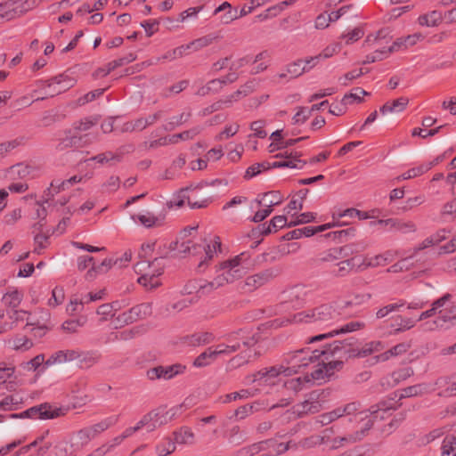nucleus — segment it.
Wrapping results in <instances>:
<instances>
[{
  "label": "nucleus",
  "mask_w": 456,
  "mask_h": 456,
  "mask_svg": "<svg viewBox=\"0 0 456 456\" xmlns=\"http://www.w3.org/2000/svg\"><path fill=\"white\" fill-rule=\"evenodd\" d=\"M397 397V393H395L394 397L388 400H383L377 404L370 406L367 411H369V419L362 424V426L356 429L354 432L348 433L344 436H337L333 438L332 444L335 447L344 446L346 444H354L362 441L369 433L370 429L373 427L374 422L377 420L378 413H388L391 410H396L398 406L394 402Z\"/></svg>",
  "instance_id": "obj_1"
},
{
  "label": "nucleus",
  "mask_w": 456,
  "mask_h": 456,
  "mask_svg": "<svg viewBox=\"0 0 456 456\" xmlns=\"http://www.w3.org/2000/svg\"><path fill=\"white\" fill-rule=\"evenodd\" d=\"M364 327H365L364 322H359V321H352L346 324L337 326L334 329H331L327 332L312 337L309 339V342L312 343V342L321 341L324 338H332L338 334H345V333L356 331V330L363 329Z\"/></svg>",
  "instance_id": "obj_17"
},
{
  "label": "nucleus",
  "mask_w": 456,
  "mask_h": 456,
  "mask_svg": "<svg viewBox=\"0 0 456 456\" xmlns=\"http://www.w3.org/2000/svg\"><path fill=\"white\" fill-rule=\"evenodd\" d=\"M288 220L285 216H273L269 224H267V226H270L271 233L276 232L279 229H281L283 227H288Z\"/></svg>",
  "instance_id": "obj_61"
},
{
  "label": "nucleus",
  "mask_w": 456,
  "mask_h": 456,
  "mask_svg": "<svg viewBox=\"0 0 456 456\" xmlns=\"http://www.w3.org/2000/svg\"><path fill=\"white\" fill-rule=\"evenodd\" d=\"M48 456H75L74 451H69L66 442L57 443Z\"/></svg>",
  "instance_id": "obj_56"
},
{
  "label": "nucleus",
  "mask_w": 456,
  "mask_h": 456,
  "mask_svg": "<svg viewBox=\"0 0 456 456\" xmlns=\"http://www.w3.org/2000/svg\"><path fill=\"white\" fill-rule=\"evenodd\" d=\"M342 345L340 340H335L324 346L322 350H317L319 358L322 357L327 361L326 368L339 370L343 368L344 361L350 359Z\"/></svg>",
  "instance_id": "obj_7"
},
{
  "label": "nucleus",
  "mask_w": 456,
  "mask_h": 456,
  "mask_svg": "<svg viewBox=\"0 0 456 456\" xmlns=\"http://www.w3.org/2000/svg\"><path fill=\"white\" fill-rule=\"evenodd\" d=\"M303 60H297L294 62L288 64L286 67V72L280 73L279 77L283 78L289 76V78H296L301 76L304 72L309 70V69H306L305 65L303 66Z\"/></svg>",
  "instance_id": "obj_25"
},
{
  "label": "nucleus",
  "mask_w": 456,
  "mask_h": 456,
  "mask_svg": "<svg viewBox=\"0 0 456 456\" xmlns=\"http://www.w3.org/2000/svg\"><path fill=\"white\" fill-rule=\"evenodd\" d=\"M285 295L287 301L291 303L293 306H299L305 301V287L303 285L293 286L285 291Z\"/></svg>",
  "instance_id": "obj_22"
},
{
  "label": "nucleus",
  "mask_w": 456,
  "mask_h": 456,
  "mask_svg": "<svg viewBox=\"0 0 456 456\" xmlns=\"http://www.w3.org/2000/svg\"><path fill=\"white\" fill-rule=\"evenodd\" d=\"M98 122L97 118L87 117L73 123V129L76 131H87Z\"/></svg>",
  "instance_id": "obj_53"
},
{
  "label": "nucleus",
  "mask_w": 456,
  "mask_h": 456,
  "mask_svg": "<svg viewBox=\"0 0 456 456\" xmlns=\"http://www.w3.org/2000/svg\"><path fill=\"white\" fill-rule=\"evenodd\" d=\"M206 283V281L192 280L185 285L184 289L188 294L195 292L199 297H201L208 294V292H207Z\"/></svg>",
  "instance_id": "obj_34"
},
{
  "label": "nucleus",
  "mask_w": 456,
  "mask_h": 456,
  "mask_svg": "<svg viewBox=\"0 0 456 456\" xmlns=\"http://www.w3.org/2000/svg\"><path fill=\"white\" fill-rule=\"evenodd\" d=\"M159 20L151 19L141 22V26L144 28L146 36L151 37L159 30Z\"/></svg>",
  "instance_id": "obj_64"
},
{
  "label": "nucleus",
  "mask_w": 456,
  "mask_h": 456,
  "mask_svg": "<svg viewBox=\"0 0 456 456\" xmlns=\"http://www.w3.org/2000/svg\"><path fill=\"white\" fill-rule=\"evenodd\" d=\"M179 252L181 253H189L192 255H196L201 249V245L196 244L191 240H187L186 241H183L179 243Z\"/></svg>",
  "instance_id": "obj_60"
},
{
  "label": "nucleus",
  "mask_w": 456,
  "mask_h": 456,
  "mask_svg": "<svg viewBox=\"0 0 456 456\" xmlns=\"http://www.w3.org/2000/svg\"><path fill=\"white\" fill-rule=\"evenodd\" d=\"M428 170H430V165H426L425 163H423L403 173L402 175V178L403 180L414 178L427 173Z\"/></svg>",
  "instance_id": "obj_55"
},
{
  "label": "nucleus",
  "mask_w": 456,
  "mask_h": 456,
  "mask_svg": "<svg viewBox=\"0 0 456 456\" xmlns=\"http://www.w3.org/2000/svg\"><path fill=\"white\" fill-rule=\"evenodd\" d=\"M368 94H370L362 88L355 87L350 93L346 94L341 101L346 105V107H347V105L350 104L363 102V96Z\"/></svg>",
  "instance_id": "obj_28"
},
{
  "label": "nucleus",
  "mask_w": 456,
  "mask_h": 456,
  "mask_svg": "<svg viewBox=\"0 0 456 456\" xmlns=\"http://www.w3.org/2000/svg\"><path fill=\"white\" fill-rule=\"evenodd\" d=\"M221 247H222V241H221V239L219 236L214 237L213 245H212L213 249L211 248L210 245L201 246V248H203L205 251L206 256H205L204 261H201L199 264L198 268H201L205 263H207L208 261H210L213 258L214 253H216L217 251L222 252Z\"/></svg>",
  "instance_id": "obj_30"
},
{
  "label": "nucleus",
  "mask_w": 456,
  "mask_h": 456,
  "mask_svg": "<svg viewBox=\"0 0 456 456\" xmlns=\"http://www.w3.org/2000/svg\"><path fill=\"white\" fill-rule=\"evenodd\" d=\"M423 390L424 387L421 384L407 387L400 391L399 400L403 398L420 395L423 394Z\"/></svg>",
  "instance_id": "obj_52"
},
{
  "label": "nucleus",
  "mask_w": 456,
  "mask_h": 456,
  "mask_svg": "<svg viewBox=\"0 0 456 456\" xmlns=\"http://www.w3.org/2000/svg\"><path fill=\"white\" fill-rule=\"evenodd\" d=\"M347 223L346 222H343V223H339V222H332V223H328V224H322V225H318V226H305V227H303V228H298V229H295L293 231H290L289 232H287L286 234H284L281 238V240H297L299 238H302L303 236L305 237H311L318 232H322L326 230H329L330 228H333L335 226H341V225H346Z\"/></svg>",
  "instance_id": "obj_10"
},
{
  "label": "nucleus",
  "mask_w": 456,
  "mask_h": 456,
  "mask_svg": "<svg viewBox=\"0 0 456 456\" xmlns=\"http://www.w3.org/2000/svg\"><path fill=\"white\" fill-rule=\"evenodd\" d=\"M194 435L191 428H181L178 431L174 432V440L177 444H191Z\"/></svg>",
  "instance_id": "obj_43"
},
{
  "label": "nucleus",
  "mask_w": 456,
  "mask_h": 456,
  "mask_svg": "<svg viewBox=\"0 0 456 456\" xmlns=\"http://www.w3.org/2000/svg\"><path fill=\"white\" fill-rule=\"evenodd\" d=\"M355 228L350 227L347 229L330 232L323 235L327 239H331L334 241L345 242L348 237H354L355 235Z\"/></svg>",
  "instance_id": "obj_32"
},
{
  "label": "nucleus",
  "mask_w": 456,
  "mask_h": 456,
  "mask_svg": "<svg viewBox=\"0 0 456 456\" xmlns=\"http://www.w3.org/2000/svg\"><path fill=\"white\" fill-rule=\"evenodd\" d=\"M95 436L94 435V431L89 427L80 429L76 434V438L78 442L75 444L77 446V450L82 448L84 445L87 444Z\"/></svg>",
  "instance_id": "obj_42"
},
{
  "label": "nucleus",
  "mask_w": 456,
  "mask_h": 456,
  "mask_svg": "<svg viewBox=\"0 0 456 456\" xmlns=\"http://www.w3.org/2000/svg\"><path fill=\"white\" fill-rule=\"evenodd\" d=\"M188 46L186 45H180L176 48L167 51L161 59L174 61L178 58H182L188 52Z\"/></svg>",
  "instance_id": "obj_54"
},
{
  "label": "nucleus",
  "mask_w": 456,
  "mask_h": 456,
  "mask_svg": "<svg viewBox=\"0 0 456 456\" xmlns=\"http://www.w3.org/2000/svg\"><path fill=\"white\" fill-rule=\"evenodd\" d=\"M101 359V354L97 351L81 352L78 359V366L81 369H88L97 363Z\"/></svg>",
  "instance_id": "obj_27"
},
{
  "label": "nucleus",
  "mask_w": 456,
  "mask_h": 456,
  "mask_svg": "<svg viewBox=\"0 0 456 456\" xmlns=\"http://www.w3.org/2000/svg\"><path fill=\"white\" fill-rule=\"evenodd\" d=\"M447 453L456 456V436L453 435L446 436L443 441L442 454Z\"/></svg>",
  "instance_id": "obj_48"
},
{
  "label": "nucleus",
  "mask_w": 456,
  "mask_h": 456,
  "mask_svg": "<svg viewBox=\"0 0 456 456\" xmlns=\"http://www.w3.org/2000/svg\"><path fill=\"white\" fill-rule=\"evenodd\" d=\"M314 219H315L314 213H313V212L302 213L299 216H297L295 220H291L289 223L288 227L290 228V227H294L298 224H307V223L314 221Z\"/></svg>",
  "instance_id": "obj_63"
},
{
  "label": "nucleus",
  "mask_w": 456,
  "mask_h": 456,
  "mask_svg": "<svg viewBox=\"0 0 456 456\" xmlns=\"http://www.w3.org/2000/svg\"><path fill=\"white\" fill-rule=\"evenodd\" d=\"M64 298V289L61 286H56L52 291V297L48 300V305L50 306L55 307L61 305Z\"/></svg>",
  "instance_id": "obj_57"
},
{
  "label": "nucleus",
  "mask_w": 456,
  "mask_h": 456,
  "mask_svg": "<svg viewBox=\"0 0 456 456\" xmlns=\"http://www.w3.org/2000/svg\"><path fill=\"white\" fill-rule=\"evenodd\" d=\"M372 224H379L387 231H397L403 233L414 232L417 230L416 224L412 221H403L398 218L379 219Z\"/></svg>",
  "instance_id": "obj_19"
},
{
  "label": "nucleus",
  "mask_w": 456,
  "mask_h": 456,
  "mask_svg": "<svg viewBox=\"0 0 456 456\" xmlns=\"http://www.w3.org/2000/svg\"><path fill=\"white\" fill-rule=\"evenodd\" d=\"M217 356L214 346H209L195 358L193 366L198 368L206 367L214 362Z\"/></svg>",
  "instance_id": "obj_26"
},
{
  "label": "nucleus",
  "mask_w": 456,
  "mask_h": 456,
  "mask_svg": "<svg viewBox=\"0 0 456 456\" xmlns=\"http://www.w3.org/2000/svg\"><path fill=\"white\" fill-rule=\"evenodd\" d=\"M439 316L436 321H435V324L438 326L439 322H451L452 324L456 323V305H452L449 308H445L439 311Z\"/></svg>",
  "instance_id": "obj_41"
},
{
  "label": "nucleus",
  "mask_w": 456,
  "mask_h": 456,
  "mask_svg": "<svg viewBox=\"0 0 456 456\" xmlns=\"http://www.w3.org/2000/svg\"><path fill=\"white\" fill-rule=\"evenodd\" d=\"M442 21V14L439 12L433 11L428 14L421 15L419 18V22L422 26L435 27Z\"/></svg>",
  "instance_id": "obj_40"
},
{
  "label": "nucleus",
  "mask_w": 456,
  "mask_h": 456,
  "mask_svg": "<svg viewBox=\"0 0 456 456\" xmlns=\"http://www.w3.org/2000/svg\"><path fill=\"white\" fill-rule=\"evenodd\" d=\"M261 338L259 332H253L252 330L242 328L235 331L229 332L225 335V339L229 343H233L236 340H240L242 345L246 347L254 346Z\"/></svg>",
  "instance_id": "obj_14"
},
{
  "label": "nucleus",
  "mask_w": 456,
  "mask_h": 456,
  "mask_svg": "<svg viewBox=\"0 0 456 456\" xmlns=\"http://www.w3.org/2000/svg\"><path fill=\"white\" fill-rule=\"evenodd\" d=\"M249 255L247 252H242L235 256L233 258L221 262L216 266L217 275L212 281H207V292L210 293L219 287L226 283L233 282L236 279L241 276V272L239 268L243 261L248 260Z\"/></svg>",
  "instance_id": "obj_3"
},
{
  "label": "nucleus",
  "mask_w": 456,
  "mask_h": 456,
  "mask_svg": "<svg viewBox=\"0 0 456 456\" xmlns=\"http://www.w3.org/2000/svg\"><path fill=\"white\" fill-rule=\"evenodd\" d=\"M398 321H399V322H397L396 324H391L392 327H395L396 325L398 326V328H396L395 330V332H400V331H404V330H410L412 327H414L416 322H418L417 320L414 321L411 318H403L401 315H398L396 317L395 322H398Z\"/></svg>",
  "instance_id": "obj_58"
},
{
  "label": "nucleus",
  "mask_w": 456,
  "mask_h": 456,
  "mask_svg": "<svg viewBox=\"0 0 456 456\" xmlns=\"http://www.w3.org/2000/svg\"><path fill=\"white\" fill-rule=\"evenodd\" d=\"M27 0H7L0 3V22L9 21L23 15L27 9L24 3Z\"/></svg>",
  "instance_id": "obj_11"
},
{
  "label": "nucleus",
  "mask_w": 456,
  "mask_h": 456,
  "mask_svg": "<svg viewBox=\"0 0 456 456\" xmlns=\"http://www.w3.org/2000/svg\"><path fill=\"white\" fill-rule=\"evenodd\" d=\"M194 194V191L189 194V188L181 189L173 200L167 201V208L168 209H171L173 207L181 208L184 205L185 200H187L188 205L191 208H203L209 205L210 200L208 199H204L200 201L195 200Z\"/></svg>",
  "instance_id": "obj_9"
},
{
  "label": "nucleus",
  "mask_w": 456,
  "mask_h": 456,
  "mask_svg": "<svg viewBox=\"0 0 456 456\" xmlns=\"http://www.w3.org/2000/svg\"><path fill=\"white\" fill-rule=\"evenodd\" d=\"M345 351H346L347 357L351 358H364L374 353H379L384 349V346L380 341H370L362 345L354 337L347 338L340 340Z\"/></svg>",
  "instance_id": "obj_5"
},
{
  "label": "nucleus",
  "mask_w": 456,
  "mask_h": 456,
  "mask_svg": "<svg viewBox=\"0 0 456 456\" xmlns=\"http://www.w3.org/2000/svg\"><path fill=\"white\" fill-rule=\"evenodd\" d=\"M338 321L339 314L327 304L295 314L292 318L293 322L313 324L322 330L333 327Z\"/></svg>",
  "instance_id": "obj_2"
},
{
  "label": "nucleus",
  "mask_w": 456,
  "mask_h": 456,
  "mask_svg": "<svg viewBox=\"0 0 456 456\" xmlns=\"http://www.w3.org/2000/svg\"><path fill=\"white\" fill-rule=\"evenodd\" d=\"M39 87H51L53 85H58V88H54L52 92L47 94L46 96L39 97L36 101H42L47 97H53L58 95L63 92H66L68 89L71 88L75 85V80L69 77L68 75L60 74L47 80H39L37 81Z\"/></svg>",
  "instance_id": "obj_8"
},
{
  "label": "nucleus",
  "mask_w": 456,
  "mask_h": 456,
  "mask_svg": "<svg viewBox=\"0 0 456 456\" xmlns=\"http://www.w3.org/2000/svg\"><path fill=\"white\" fill-rule=\"evenodd\" d=\"M279 273L280 272L276 268L262 270L257 273L248 276L245 280V286L248 288V290H255L271 281L277 277Z\"/></svg>",
  "instance_id": "obj_16"
},
{
  "label": "nucleus",
  "mask_w": 456,
  "mask_h": 456,
  "mask_svg": "<svg viewBox=\"0 0 456 456\" xmlns=\"http://www.w3.org/2000/svg\"><path fill=\"white\" fill-rule=\"evenodd\" d=\"M356 257H351L338 263V270L333 271L336 276H345L353 271L355 267L360 265V263L356 261Z\"/></svg>",
  "instance_id": "obj_29"
},
{
  "label": "nucleus",
  "mask_w": 456,
  "mask_h": 456,
  "mask_svg": "<svg viewBox=\"0 0 456 456\" xmlns=\"http://www.w3.org/2000/svg\"><path fill=\"white\" fill-rule=\"evenodd\" d=\"M319 359L317 350L302 348L285 354L283 363L286 370V377L298 373L311 362Z\"/></svg>",
  "instance_id": "obj_4"
},
{
  "label": "nucleus",
  "mask_w": 456,
  "mask_h": 456,
  "mask_svg": "<svg viewBox=\"0 0 456 456\" xmlns=\"http://www.w3.org/2000/svg\"><path fill=\"white\" fill-rule=\"evenodd\" d=\"M118 264V260H113L112 258H105L100 265L93 266L87 271L86 278L87 280H94L97 273H103L108 272L113 265Z\"/></svg>",
  "instance_id": "obj_24"
},
{
  "label": "nucleus",
  "mask_w": 456,
  "mask_h": 456,
  "mask_svg": "<svg viewBox=\"0 0 456 456\" xmlns=\"http://www.w3.org/2000/svg\"><path fill=\"white\" fill-rule=\"evenodd\" d=\"M443 239L444 237L440 236L439 233L428 237L417 248H415L414 252L417 253L418 251L436 245L441 242Z\"/></svg>",
  "instance_id": "obj_62"
},
{
  "label": "nucleus",
  "mask_w": 456,
  "mask_h": 456,
  "mask_svg": "<svg viewBox=\"0 0 456 456\" xmlns=\"http://www.w3.org/2000/svg\"><path fill=\"white\" fill-rule=\"evenodd\" d=\"M251 395H252V394L248 389H241L238 392L227 394L224 397H220V401L223 403H227L232 401H236L239 399H247V398L250 397Z\"/></svg>",
  "instance_id": "obj_51"
},
{
  "label": "nucleus",
  "mask_w": 456,
  "mask_h": 456,
  "mask_svg": "<svg viewBox=\"0 0 456 456\" xmlns=\"http://www.w3.org/2000/svg\"><path fill=\"white\" fill-rule=\"evenodd\" d=\"M183 406V404H180L169 410H167L166 406H160L143 415L141 424L148 423V431H153L180 415Z\"/></svg>",
  "instance_id": "obj_6"
},
{
  "label": "nucleus",
  "mask_w": 456,
  "mask_h": 456,
  "mask_svg": "<svg viewBox=\"0 0 456 456\" xmlns=\"http://www.w3.org/2000/svg\"><path fill=\"white\" fill-rule=\"evenodd\" d=\"M122 159V154L114 153L112 151H105L98 155L93 156L87 159V161H96L99 164L104 165L110 161L120 162Z\"/></svg>",
  "instance_id": "obj_35"
},
{
  "label": "nucleus",
  "mask_w": 456,
  "mask_h": 456,
  "mask_svg": "<svg viewBox=\"0 0 456 456\" xmlns=\"http://www.w3.org/2000/svg\"><path fill=\"white\" fill-rule=\"evenodd\" d=\"M185 366L176 363L168 366L159 365L147 370V377L151 380L164 379H170L177 374L183 373Z\"/></svg>",
  "instance_id": "obj_15"
},
{
  "label": "nucleus",
  "mask_w": 456,
  "mask_h": 456,
  "mask_svg": "<svg viewBox=\"0 0 456 456\" xmlns=\"http://www.w3.org/2000/svg\"><path fill=\"white\" fill-rule=\"evenodd\" d=\"M324 361L325 360L323 358L322 365L318 364L317 368L311 372L312 379L321 380L334 374L336 370H330L328 367L326 368L327 362Z\"/></svg>",
  "instance_id": "obj_44"
},
{
  "label": "nucleus",
  "mask_w": 456,
  "mask_h": 456,
  "mask_svg": "<svg viewBox=\"0 0 456 456\" xmlns=\"http://www.w3.org/2000/svg\"><path fill=\"white\" fill-rule=\"evenodd\" d=\"M410 346L406 343H400V344H397L396 346H393L391 349H389L388 351L385 352L384 354H379L378 355H376L374 358H375V362H379V361H386L389 358L390 355H399L403 353H405L408 349H409Z\"/></svg>",
  "instance_id": "obj_37"
},
{
  "label": "nucleus",
  "mask_w": 456,
  "mask_h": 456,
  "mask_svg": "<svg viewBox=\"0 0 456 456\" xmlns=\"http://www.w3.org/2000/svg\"><path fill=\"white\" fill-rule=\"evenodd\" d=\"M409 103V98L402 96L398 99H395L392 102H387L383 104L379 111L381 114L385 115L389 112H402L404 110Z\"/></svg>",
  "instance_id": "obj_23"
},
{
  "label": "nucleus",
  "mask_w": 456,
  "mask_h": 456,
  "mask_svg": "<svg viewBox=\"0 0 456 456\" xmlns=\"http://www.w3.org/2000/svg\"><path fill=\"white\" fill-rule=\"evenodd\" d=\"M215 37H213L211 35H208L197 39L192 40L186 45L188 46L189 51L197 52L209 45L212 44Z\"/></svg>",
  "instance_id": "obj_45"
},
{
  "label": "nucleus",
  "mask_w": 456,
  "mask_h": 456,
  "mask_svg": "<svg viewBox=\"0 0 456 456\" xmlns=\"http://www.w3.org/2000/svg\"><path fill=\"white\" fill-rule=\"evenodd\" d=\"M269 169H270V166H269V162H267V161H264L261 163H255L247 168L245 175H244V179H246V180L251 179L252 177L260 174L262 171H265V170H269Z\"/></svg>",
  "instance_id": "obj_46"
},
{
  "label": "nucleus",
  "mask_w": 456,
  "mask_h": 456,
  "mask_svg": "<svg viewBox=\"0 0 456 456\" xmlns=\"http://www.w3.org/2000/svg\"><path fill=\"white\" fill-rule=\"evenodd\" d=\"M281 374L286 377L284 364L264 368L253 374V381L258 382L260 386H273L276 383L275 379Z\"/></svg>",
  "instance_id": "obj_12"
},
{
  "label": "nucleus",
  "mask_w": 456,
  "mask_h": 456,
  "mask_svg": "<svg viewBox=\"0 0 456 456\" xmlns=\"http://www.w3.org/2000/svg\"><path fill=\"white\" fill-rule=\"evenodd\" d=\"M421 36L418 34L409 35L404 38H398L396 41L393 43V45L388 48V52L392 53L400 49L402 45H404L405 48L408 46L414 45L417 41L419 39Z\"/></svg>",
  "instance_id": "obj_38"
},
{
  "label": "nucleus",
  "mask_w": 456,
  "mask_h": 456,
  "mask_svg": "<svg viewBox=\"0 0 456 456\" xmlns=\"http://www.w3.org/2000/svg\"><path fill=\"white\" fill-rule=\"evenodd\" d=\"M215 340L212 332H197L191 335L184 336L181 338V342L190 346H199L210 344Z\"/></svg>",
  "instance_id": "obj_20"
},
{
  "label": "nucleus",
  "mask_w": 456,
  "mask_h": 456,
  "mask_svg": "<svg viewBox=\"0 0 456 456\" xmlns=\"http://www.w3.org/2000/svg\"><path fill=\"white\" fill-rule=\"evenodd\" d=\"M191 118V113H181L178 116H175L170 118V120L165 125V129L167 131H172L176 126L187 122Z\"/></svg>",
  "instance_id": "obj_50"
},
{
  "label": "nucleus",
  "mask_w": 456,
  "mask_h": 456,
  "mask_svg": "<svg viewBox=\"0 0 456 456\" xmlns=\"http://www.w3.org/2000/svg\"><path fill=\"white\" fill-rule=\"evenodd\" d=\"M22 293L14 289L11 292H7L3 296L2 301L4 305L10 307L11 309L17 308L21 300H22Z\"/></svg>",
  "instance_id": "obj_36"
},
{
  "label": "nucleus",
  "mask_w": 456,
  "mask_h": 456,
  "mask_svg": "<svg viewBox=\"0 0 456 456\" xmlns=\"http://www.w3.org/2000/svg\"><path fill=\"white\" fill-rule=\"evenodd\" d=\"M342 417H348L349 422H366L369 419V411L363 409V406L359 401L348 403L345 405L339 406Z\"/></svg>",
  "instance_id": "obj_13"
},
{
  "label": "nucleus",
  "mask_w": 456,
  "mask_h": 456,
  "mask_svg": "<svg viewBox=\"0 0 456 456\" xmlns=\"http://www.w3.org/2000/svg\"><path fill=\"white\" fill-rule=\"evenodd\" d=\"M298 407V413L301 414H308V413H317L322 411V404L320 402H305L304 401Z\"/></svg>",
  "instance_id": "obj_49"
},
{
  "label": "nucleus",
  "mask_w": 456,
  "mask_h": 456,
  "mask_svg": "<svg viewBox=\"0 0 456 456\" xmlns=\"http://www.w3.org/2000/svg\"><path fill=\"white\" fill-rule=\"evenodd\" d=\"M278 204H279V201L274 202V201L271 200L270 204L267 206L266 208L258 210L255 213V215L251 218V221L255 222V223H260V222L264 221L273 212V207L275 205H278Z\"/></svg>",
  "instance_id": "obj_59"
},
{
  "label": "nucleus",
  "mask_w": 456,
  "mask_h": 456,
  "mask_svg": "<svg viewBox=\"0 0 456 456\" xmlns=\"http://www.w3.org/2000/svg\"><path fill=\"white\" fill-rule=\"evenodd\" d=\"M165 215L155 216L153 214L148 212L145 215L133 216L134 220H138L146 228H151L157 224H159L164 220Z\"/></svg>",
  "instance_id": "obj_33"
},
{
  "label": "nucleus",
  "mask_w": 456,
  "mask_h": 456,
  "mask_svg": "<svg viewBox=\"0 0 456 456\" xmlns=\"http://www.w3.org/2000/svg\"><path fill=\"white\" fill-rule=\"evenodd\" d=\"M228 9L225 14H224L221 18V21L224 24H229L234 20L238 19V12L237 10H232V5L228 2H224L222 4H220L215 11L214 14H217L220 12H223L224 10Z\"/></svg>",
  "instance_id": "obj_31"
},
{
  "label": "nucleus",
  "mask_w": 456,
  "mask_h": 456,
  "mask_svg": "<svg viewBox=\"0 0 456 456\" xmlns=\"http://www.w3.org/2000/svg\"><path fill=\"white\" fill-rule=\"evenodd\" d=\"M136 60V54L134 53H128L126 55L113 60L107 63V73H110L112 70L118 67H122L126 64L131 63Z\"/></svg>",
  "instance_id": "obj_39"
},
{
  "label": "nucleus",
  "mask_w": 456,
  "mask_h": 456,
  "mask_svg": "<svg viewBox=\"0 0 456 456\" xmlns=\"http://www.w3.org/2000/svg\"><path fill=\"white\" fill-rule=\"evenodd\" d=\"M151 307L150 304L143 303L136 305L118 315V320L126 324L133 323L140 319H143L151 314Z\"/></svg>",
  "instance_id": "obj_18"
},
{
  "label": "nucleus",
  "mask_w": 456,
  "mask_h": 456,
  "mask_svg": "<svg viewBox=\"0 0 456 456\" xmlns=\"http://www.w3.org/2000/svg\"><path fill=\"white\" fill-rule=\"evenodd\" d=\"M158 275L155 274H143L140 276L137 280L138 283L143 287H145L147 289H153L158 288L160 285V282L159 281Z\"/></svg>",
  "instance_id": "obj_47"
},
{
  "label": "nucleus",
  "mask_w": 456,
  "mask_h": 456,
  "mask_svg": "<svg viewBox=\"0 0 456 456\" xmlns=\"http://www.w3.org/2000/svg\"><path fill=\"white\" fill-rule=\"evenodd\" d=\"M69 411V407H57L50 403H41L40 419H54L65 416Z\"/></svg>",
  "instance_id": "obj_21"
}]
</instances>
